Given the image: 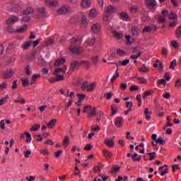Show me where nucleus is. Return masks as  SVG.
<instances>
[{
    "label": "nucleus",
    "mask_w": 181,
    "mask_h": 181,
    "mask_svg": "<svg viewBox=\"0 0 181 181\" xmlns=\"http://www.w3.org/2000/svg\"><path fill=\"white\" fill-rule=\"evenodd\" d=\"M81 39L78 38V37H74L69 40V45L68 47L69 52L72 53V54L79 55L83 53V49L78 47L79 45H81Z\"/></svg>",
    "instance_id": "1"
},
{
    "label": "nucleus",
    "mask_w": 181,
    "mask_h": 181,
    "mask_svg": "<svg viewBox=\"0 0 181 181\" xmlns=\"http://www.w3.org/2000/svg\"><path fill=\"white\" fill-rule=\"evenodd\" d=\"M59 15H66L70 13V6L69 5H64L57 10Z\"/></svg>",
    "instance_id": "2"
},
{
    "label": "nucleus",
    "mask_w": 181,
    "mask_h": 181,
    "mask_svg": "<svg viewBox=\"0 0 181 181\" xmlns=\"http://www.w3.org/2000/svg\"><path fill=\"white\" fill-rule=\"evenodd\" d=\"M90 29H91V32L95 33V35H98L100 33V31L101 30V23H93Z\"/></svg>",
    "instance_id": "3"
},
{
    "label": "nucleus",
    "mask_w": 181,
    "mask_h": 181,
    "mask_svg": "<svg viewBox=\"0 0 181 181\" xmlns=\"http://www.w3.org/2000/svg\"><path fill=\"white\" fill-rule=\"evenodd\" d=\"M158 29H159V27L156 26V25H154L153 28L151 26H145L142 30V33H151L153 30H158Z\"/></svg>",
    "instance_id": "4"
},
{
    "label": "nucleus",
    "mask_w": 181,
    "mask_h": 181,
    "mask_svg": "<svg viewBox=\"0 0 181 181\" xmlns=\"http://www.w3.org/2000/svg\"><path fill=\"white\" fill-rule=\"evenodd\" d=\"M18 21L19 18H18V16H11L6 20V25H14V23H16Z\"/></svg>",
    "instance_id": "5"
},
{
    "label": "nucleus",
    "mask_w": 181,
    "mask_h": 181,
    "mask_svg": "<svg viewBox=\"0 0 181 181\" xmlns=\"http://www.w3.org/2000/svg\"><path fill=\"white\" fill-rule=\"evenodd\" d=\"M45 2L47 6H49V8H54V6H57L59 5L58 0H45Z\"/></svg>",
    "instance_id": "6"
},
{
    "label": "nucleus",
    "mask_w": 181,
    "mask_h": 181,
    "mask_svg": "<svg viewBox=\"0 0 181 181\" xmlns=\"http://www.w3.org/2000/svg\"><path fill=\"white\" fill-rule=\"evenodd\" d=\"M133 53H138V54H137V55H135V54L131 55L130 59H134V60H136V59H139V57H141L143 52H142V51L138 52V48L134 47L133 49Z\"/></svg>",
    "instance_id": "7"
},
{
    "label": "nucleus",
    "mask_w": 181,
    "mask_h": 181,
    "mask_svg": "<svg viewBox=\"0 0 181 181\" xmlns=\"http://www.w3.org/2000/svg\"><path fill=\"white\" fill-rule=\"evenodd\" d=\"M146 4L149 9H155L157 6L156 0H146Z\"/></svg>",
    "instance_id": "8"
},
{
    "label": "nucleus",
    "mask_w": 181,
    "mask_h": 181,
    "mask_svg": "<svg viewBox=\"0 0 181 181\" xmlns=\"http://www.w3.org/2000/svg\"><path fill=\"white\" fill-rule=\"evenodd\" d=\"M115 124L117 128H122L124 125V118L122 117H118L115 119Z\"/></svg>",
    "instance_id": "9"
},
{
    "label": "nucleus",
    "mask_w": 181,
    "mask_h": 181,
    "mask_svg": "<svg viewBox=\"0 0 181 181\" xmlns=\"http://www.w3.org/2000/svg\"><path fill=\"white\" fill-rule=\"evenodd\" d=\"M88 26V20L87 19V17L86 16H82L81 22V28L82 29H84Z\"/></svg>",
    "instance_id": "10"
},
{
    "label": "nucleus",
    "mask_w": 181,
    "mask_h": 181,
    "mask_svg": "<svg viewBox=\"0 0 181 181\" xmlns=\"http://www.w3.org/2000/svg\"><path fill=\"white\" fill-rule=\"evenodd\" d=\"M94 43H95V37H90L86 42V46H93Z\"/></svg>",
    "instance_id": "11"
},
{
    "label": "nucleus",
    "mask_w": 181,
    "mask_h": 181,
    "mask_svg": "<svg viewBox=\"0 0 181 181\" xmlns=\"http://www.w3.org/2000/svg\"><path fill=\"white\" fill-rule=\"evenodd\" d=\"M104 144L107 145V146H109V148L114 147V145H115V143H114V140L112 139H105L104 141Z\"/></svg>",
    "instance_id": "12"
},
{
    "label": "nucleus",
    "mask_w": 181,
    "mask_h": 181,
    "mask_svg": "<svg viewBox=\"0 0 181 181\" xmlns=\"http://www.w3.org/2000/svg\"><path fill=\"white\" fill-rule=\"evenodd\" d=\"M81 6L82 8H91V1L90 0H82Z\"/></svg>",
    "instance_id": "13"
},
{
    "label": "nucleus",
    "mask_w": 181,
    "mask_h": 181,
    "mask_svg": "<svg viewBox=\"0 0 181 181\" xmlns=\"http://www.w3.org/2000/svg\"><path fill=\"white\" fill-rule=\"evenodd\" d=\"M89 16L92 19L95 18L96 16H98V11L95 8H91L89 11Z\"/></svg>",
    "instance_id": "14"
},
{
    "label": "nucleus",
    "mask_w": 181,
    "mask_h": 181,
    "mask_svg": "<svg viewBox=\"0 0 181 181\" xmlns=\"http://www.w3.org/2000/svg\"><path fill=\"white\" fill-rule=\"evenodd\" d=\"M69 144H70V138L69 137V136H65L62 141V146H64V148H67Z\"/></svg>",
    "instance_id": "15"
},
{
    "label": "nucleus",
    "mask_w": 181,
    "mask_h": 181,
    "mask_svg": "<svg viewBox=\"0 0 181 181\" xmlns=\"http://www.w3.org/2000/svg\"><path fill=\"white\" fill-rule=\"evenodd\" d=\"M13 76V71L11 69H8L4 73V78H11V77H12Z\"/></svg>",
    "instance_id": "16"
},
{
    "label": "nucleus",
    "mask_w": 181,
    "mask_h": 181,
    "mask_svg": "<svg viewBox=\"0 0 181 181\" xmlns=\"http://www.w3.org/2000/svg\"><path fill=\"white\" fill-rule=\"evenodd\" d=\"M97 115V108L93 107L92 108L89 113H88V118H93V117H95Z\"/></svg>",
    "instance_id": "17"
},
{
    "label": "nucleus",
    "mask_w": 181,
    "mask_h": 181,
    "mask_svg": "<svg viewBox=\"0 0 181 181\" xmlns=\"http://www.w3.org/2000/svg\"><path fill=\"white\" fill-rule=\"evenodd\" d=\"M66 62V59L64 58L58 59L55 61L54 66H56L57 67L60 66V64H64Z\"/></svg>",
    "instance_id": "18"
},
{
    "label": "nucleus",
    "mask_w": 181,
    "mask_h": 181,
    "mask_svg": "<svg viewBox=\"0 0 181 181\" xmlns=\"http://www.w3.org/2000/svg\"><path fill=\"white\" fill-rule=\"evenodd\" d=\"M67 66H64L63 68H58L54 70L53 74H57L58 73H66Z\"/></svg>",
    "instance_id": "19"
},
{
    "label": "nucleus",
    "mask_w": 181,
    "mask_h": 181,
    "mask_svg": "<svg viewBox=\"0 0 181 181\" xmlns=\"http://www.w3.org/2000/svg\"><path fill=\"white\" fill-rule=\"evenodd\" d=\"M132 33L133 36H139V28L138 27H132Z\"/></svg>",
    "instance_id": "20"
},
{
    "label": "nucleus",
    "mask_w": 181,
    "mask_h": 181,
    "mask_svg": "<svg viewBox=\"0 0 181 181\" xmlns=\"http://www.w3.org/2000/svg\"><path fill=\"white\" fill-rule=\"evenodd\" d=\"M96 84L95 83H88V89L86 91H88V93L91 92V91H93L94 89L96 87Z\"/></svg>",
    "instance_id": "21"
},
{
    "label": "nucleus",
    "mask_w": 181,
    "mask_h": 181,
    "mask_svg": "<svg viewBox=\"0 0 181 181\" xmlns=\"http://www.w3.org/2000/svg\"><path fill=\"white\" fill-rule=\"evenodd\" d=\"M80 66H81V64L78 61H73V62L71 64V68L73 69H77V67H80Z\"/></svg>",
    "instance_id": "22"
},
{
    "label": "nucleus",
    "mask_w": 181,
    "mask_h": 181,
    "mask_svg": "<svg viewBox=\"0 0 181 181\" xmlns=\"http://www.w3.org/2000/svg\"><path fill=\"white\" fill-rule=\"evenodd\" d=\"M129 9L132 13H136L139 11V7L137 6H131Z\"/></svg>",
    "instance_id": "23"
},
{
    "label": "nucleus",
    "mask_w": 181,
    "mask_h": 181,
    "mask_svg": "<svg viewBox=\"0 0 181 181\" xmlns=\"http://www.w3.org/2000/svg\"><path fill=\"white\" fill-rule=\"evenodd\" d=\"M103 156L105 158H112L114 155H112V153L108 150H104L103 151Z\"/></svg>",
    "instance_id": "24"
},
{
    "label": "nucleus",
    "mask_w": 181,
    "mask_h": 181,
    "mask_svg": "<svg viewBox=\"0 0 181 181\" xmlns=\"http://www.w3.org/2000/svg\"><path fill=\"white\" fill-rule=\"evenodd\" d=\"M115 9V7H113L112 5H109L106 8H105V13H112L114 12V10Z\"/></svg>",
    "instance_id": "25"
},
{
    "label": "nucleus",
    "mask_w": 181,
    "mask_h": 181,
    "mask_svg": "<svg viewBox=\"0 0 181 181\" xmlns=\"http://www.w3.org/2000/svg\"><path fill=\"white\" fill-rule=\"evenodd\" d=\"M39 77H40V74H35L34 75H33V76L31 77L30 84H35V83L36 82V79L39 78Z\"/></svg>",
    "instance_id": "26"
},
{
    "label": "nucleus",
    "mask_w": 181,
    "mask_h": 181,
    "mask_svg": "<svg viewBox=\"0 0 181 181\" xmlns=\"http://www.w3.org/2000/svg\"><path fill=\"white\" fill-rule=\"evenodd\" d=\"M57 120L56 119H52L47 125V128H53L56 125Z\"/></svg>",
    "instance_id": "27"
},
{
    "label": "nucleus",
    "mask_w": 181,
    "mask_h": 181,
    "mask_svg": "<svg viewBox=\"0 0 181 181\" xmlns=\"http://www.w3.org/2000/svg\"><path fill=\"white\" fill-rule=\"evenodd\" d=\"M15 103H19L20 104H25L26 102L22 97V95H18L17 100H15Z\"/></svg>",
    "instance_id": "28"
},
{
    "label": "nucleus",
    "mask_w": 181,
    "mask_h": 181,
    "mask_svg": "<svg viewBox=\"0 0 181 181\" xmlns=\"http://www.w3.org/2000/svg\"><path fill=\"white\" fill-rule=\"evenodd\" d=\"M132 159L134 162H139V160H141V159H142V156H138V153H134L132 156Z\"/></svg>",
    "instance_id": "29"
},
{
    "label": "nucleus",
    "mask_w": 181,
    "mask_h": 181,
    "mask_svg": "<svg viewBox=\"0 0 181 181\" xmlns=\"http://www.w3.org/2000/svg\"><path fill=\"white\" fill-rule=\"evenodd\" d=\"M30 45H32V41H27L23 45V50H28L29 47H30Z\"/></svg>",
    "instance_id": "30"
},
{
    "label": "nucleus",
    "mask_w": 181,
    "mask_h": 181,
    "mask_svg": "<svg viewBox=\"0 0 181 181\" xmlns=\"http://www.w3.org/2000/svg\"><path fill=\"white\" fill-rule=\"evenodd\" d=\"M112 36L115 37V39H122V34L118 33V32H112Z\"/></svg>",
    "instance_id": "31"
},
{
    "label": "nucleus",
    "mask_w": 181,
    "mask_h": 181,
    "mask_svg": "<svg viewBox=\"0 0 181 181\" xmlns=\"http://www.w3.org/2000/svg\"><path fill=\"white\" fill-rule=\"evenodd\" d=\"M119 16L122 19H124V21H129V16H128V14L125 12L120 13Z\"/></svg>",
    "instance_id": "32"
},
{
    "label": "nucleus",
    "mask_w": 181,
    "mask_h": 181,
    "mask_svg": "<svg viewBox=\"0 0 181 181\" xmlns=\"http://www.w3.org/2000/svg\"><path fill=\"white\" fill-rule=\"evenodd\" d=\"M144 112L146 115V119H151V112H149V108L146 107L144 110Z\"/></svg>",
    "instance_id": "33"
},
{
    "label": "nucleus",
    "mask_w": 181,
    "mask_h": 181,
    "mask_svg": "<svg viewBox=\"0 0 181 181\" xmlns=\"http://www.w3.org/2000/svg\"><path fill=\"white\" fill-rule=\"evenodd\" d=\"M35 11L32 7H28L27 9L24 11L25 15H32Z\"/></svg>",
    "instance_id": "34"
},
{
    "label": "nucleus",
    "mask_w": 181,
    "mask_h": 181,
    "mask_svg": "<svg viewBox=\"0 0 181 181\" xmlns=\"http://www.w3.org/2000/svg\"><path fill=\"white\" fill-rule=\"evenodd\" d=\"M25 134L27 136V139L25 140V142L27 144H30V142H32V136L30 135V133L25 132Z\"/></svg>",
    "instance_id": "35"
},
{
    "label": "nucleus",
    "mask_w": 181,
    "mask_h": 181,
    "mask_svg": "<svg viewBox=\"0 0 181 181\" xmlns=\"http://www.w3.org/2000/svg\"><path fill=\"white\" fill-rule=\"evenodd\" d=\"M158 19V23H166V18L164 16H159Z\"/></svg>",
    "instance_id": "36"
},
{
    "label": "nucleus",
    "mask_w": 181,
    "mask_h": 181,
    "mask_svg": "<svg viewBox=\"0 0 181 181\" xmlns=\"http://www.w3.org/2000/svg\"><path fill=\"white\" fill-rule=\"evenodd\" d=\"M168 19H172L173 21H176V19H177V16L176 15V13L171 12L168 15Z\"/></svg>",
    "instance_id": "37"
},
{
    "label": "nucleus",
    "mask_w": 181,
    "mask_h": 181,
    "mask_svg": "<svg viewBox=\"0 0 181 181\" xmlns=\"http://www.w3.org/2000/svg\"><path fill=\"white\" fill-rule=\"evenodd\" d=\"M25 30H28V25H23L21 28H19L16 30L17 33H23V32H25Z\"/></svg>",
    "instance_id": "38"
},
{
    "label": "nucleus",
    "mask_w": 181,
    "mask_h": 181,
    "mask_svg": "<svg viewBox=\"0 0 181 181\" xmlns=\"http://www.w3.org/2000/svg\"><path fill=\"white\" fill-rule=\"evenodd\" d=\"M154 93H155V91H153V90L146 91L144 93L143 98H145L148 97V95H152V94H153Z\"/></svg>",
    "instance_id": "39"
},
{
    "label": "nucleus",
    "mask_w": 181,
    "mask_h": 181,
    "mask_svg": "<svg viewBox=\"0 0 181 181\" xmlns=\"http://www.w3.org/2000/svg\"><path fill=\"white\" fill-rule=\"evenodd\" d=\"M22 83H23V87H28V86H29V78H26L22 79Z\"/></svg>",
    "instance_id": "40"
},
{
    "label": "nucleus",
    "mask_w": 181,
    "mask_h": 181,
    "mask_svg": "<svg viewBox=\"0 0 181 181\" xmlns=\"http://www.w3.org/2000/svg\"><path fill=\"white\" fill-rule=\"evenodd\" d=\"M39 128H40V124H35L30 129V131H37Z\"/></svg>",
    "instance_id": "41"
},
{
    "label": "nucleus",
    "mask_w": 181,
    "mask_h": 181,
    "mask_svg": "<svg viewBox=\"0 0 181 181\" xmlns=\"http://www.w3.org/2000/svg\"><path fill=\"white\" fill-rule=\"evenodd\" d=\"M156 144H159L160 145H163L165 144V140L162 137H158L156 141Z\"/></svg>",
    "instance_id": "42"
},
{
    "label": "nucleus",
    "mask_w": 181,
    "mask_h": 181,
    "mask_svg": "<svg viewBox=\"0 0 181 181\" xmlns=\"http://www.w3.org/2000/svg\"><path fill=\"white\" fill-rule=\"evenodd\" d=\"M111 110H112V113L110 115L111 117H114V115L117 114V111H118V109L117 108V107L112 106Z\"/></svg>",
    "instance_id": "43"
},
{
    "label": "nucleus",
    "mask_w": 181,
    "mask_h": 181,
    "mask_svg": "<svg viewBox=\"0 0 181 181\" xmlns=\"http://www.w3.org/2000/svg\"><path fill=\"white\" fill-rule=\"evenodd\" d=\"M175 35H176L177 37H178V38L180 37V36H181V25L177 28Z\"/></svg>",
    "instance_id": "44"
},
{
    "label": "nucleus",
    "mask_w": 181,
    "mask_h": 181,
    "mask_svg": "<svg viewBox=\"0 0 181 181\" xmlns=\"http://www.w3.org/2000/svg\"><path fill=\"white\" fill-rule=\"evenodd\" d=\"M91 131H94L95 132H98L100 131V126L94 125L90 127Z\"/></svg>",
    "instance_id": "45"
},
{
    "label": "nucleus",
    "mask_w": 181,
    "mask_h": 181,
    "mask_svg": "<svg viewBox=\"0 0 181 181\" xmlns=\"http://www.w3.org/2000/svg\"><path fill=\"white\" fill-rule=\"evenodd\" d=\"M82 90L84 91H87V89L88 88V82H83V83L81 86Z\"/></svg>",
    "instance_id": "46"
},
{
    "label": "nucleus",
    "mask_w": 181,
    "mask_h": 181,
    "mask_svg": "<svg viewBox=\"0 0 181 181\" xmlns=\"http://www.w3.org/2000/svg\"><path fill=\"white\" fill-rule=\"evenodd\" d=\"M77 96H78V100L81 102L84 101V100L86 98V95H84V94L78 93Z\"/></svg>",
    "instance_id": "47"
},
{
    "label": "nucleus",
    "mask_w": 181,
    "mask_h": 181,
    "mask_svg": "<svg viewBox=\"0 0 181 181\" xmlns=\"http://www.w3.org/2000/svg\"><path fill=\"white\" fill-rule=\"evenodd\" d=\"M30 19V17L26 16H23L21 19V23H26V22H29V20Z\"/></svg>",
    "instance_id": "48"
},
{
    "label": "nucleus",
    "mask_w": 181,
    "mask_h": 181,
    "mask_svg": "<svg viewBox=\"0 0 181 181\" xmlns=\"http://www.w3.org/2000/svg\"><path fill=\"white\" fill-rule=\"evenodd\" d=\"M120 66H127L129 63V59H125L123 61H119V62Z\"/></svg>",
    "instance_id": "49"
},
{
    "label": "nucleus",
    "mask_w": 181,
    "mask_h": 181,
    "mask_svg": "<svg viewBox=\"0 0 181 181\" xmlns=\"http://www.w3.org/2000/svg\"><path fill=\"white\" fill-rule=\"evenodd\" d=\"M126 107L128 110H132V107H134V103L132 102H126Z\"/></svg>",
    "instance_id": "50"
},
{
    "label": "nucleus",
    "mask_w": 181,
    "mask_h": 181,
    "mask_svg": "<svg viewBox=\"0 0 181 181\" xmlns=\"http://www.w3.org/2000/svg\"><path fill=\"white\" fill-rule=\"evenodd\" d=\"M93 110V107H91V105H86L84 107L83 109V112H88V111H90Z\"/></svg>",
    "instance_id": "51"
},
{
    "label": "nucleus",
    "mask_w": 181,
    "mask_h": 181,
    "mask_svg": "<svg viewBox=\"0 0 181 181\" xmlns=\"http://www.w3.org/2000/svg\"><path fill=\"white\" fill-rule=\"evenodd\" d=\"M57 81H63L64 76L63 75L58 74L56 76Z\"/></svg>",
    "instance_id": "52"
},
{
    "label": "nucleus",
    "mask_w": 181,
    "mask_h": 181,
    "mask_svg": "<svg viewBox=\"0 0 181 181\" xmlns=\"http://www.w3.org/2000/svg\"><path fill=\"white\" fill-rule=\"evenodd\" d=\"M139 71H141L142 73H148V71H149V69L146 66H143L139 68Z\"/></svg>",
    "instance_id": "53"
},
{
    "label": "nucleus",
    "mask_w": 181,
    "mask_h": 181,
    "mask_svg": "<svg viewBox=\"0 0 181 181\" xmlns=\"http://www.w3.org/2000/svg\"><path fill=\"white\" fill-rule=\"evenodd\" d=\"M30 66H27L25 69V72L27 74V76H30V74H32V72H30Z\"/></svg>",
    "instance_id": "54"
},
{
    "label": "nucleus",
    "mask_w": 181,
    "mask_h": 181,
    "mask_svg": "<svg viewBox=\"0 0 181 181\" xmlns=\"http://www.w3.org/2000/svg\"><path fill=\"white\" fill-rule=\"evenodd\" d=\"M109 19H110V15H108V13H105L103 14V21L105 22H108Z\"/></svg>",
    "instance_id": "55"
},
{
    "label": "nucleus",
    "mask_w": 181,
    "mask_h": 181,
    "mask_svg": "<svg viewBox=\"0 0 181 181\" xmlns=\"http://www.w3.org/2000/svg\"><path fill=\"white\" fill-rule=\"evenodd\" d=\"M138 81L141 84H146L148 83L145 78H138Z\"/></svg>",
    "instance_id": "56"
},
{
    "label": "nucleus",
    "mask_w": 181,
    "mask_h": 181,
    "mask_svg": "<svg viewBox=\"0 0 181 181\" xmlns=\"http://www.w3.org/2000/svg\"><path fill=\"white\" fill-rule=\"evenodd\" d=\"M176 66V59H173L170 65V69L174 70L175 67Z\"/></svg>",
    "instance_id": "57"
},
{
    "label": "nucleus",
    "mask_w": 181,
    "mask_h": 181,
    "mask_svg": "<svg viewBox=\"0 0 181 181\" xmlns=\"http://www.w3.org/2000/svg\"><path fill=\"white\" fill-rule=\"evenodd\" d=\"M8 87V83L4 82L0 85V90H5Z\"/></svg>",
    "instance_id": "58"
},
{
    "label": "nucleus",
    "mask_w": 181,
    "mask_h": 181,
    "mask_svg": "<svg viewBox=\"0 0 181 181\" xmlns=\"http://www.w3.org/2000/svg\"><path fill=\"white\" fill-rule=\"evenodd\" d=\"M148 155L150 156L149 160H153V159H155V155H156V153H148Z\"/></svg>",
    "instance_id": "59"
},
{
    "label": "nucleus",
    "mask_w": 181,
    "mask_h": 181,
    "mask_svg": "<svg viewBox=\"0 0 181 181\" xmlns=\"http://www.w3.org/2000/svg\"><path fill=\"white\" fill-rule=\"evenodd\" d=\"M25 180H28V181H35V180H36V177L34 175H31L30 177H25Z\"/></svg>",
    "instance_id": "60"
},
{
    "label": "nucleus",
    "mask_w": 181,
    "mask_h": 181,
    "mask_svg": "<svg viewBox=\"0 0 181 181\" xmlns=\"http://www.w3.org/2000/svg\"><path fill=\"white\" fill-rule=\"evenodd\" d=\"M117 54H118V56H125V51H124L121 49H119L117 50Z\"/></svg>",
    "instance_id": "61"
},
{
    "label": "nucleus",
    "mask_w": 181,
    "mask_h": 181,
    "mask_svg": "<svg viewBox=\"0 0 181 181\" xmlns=\"http://www.w3.org/2000/svg\"><path fill=\"white\" fill-rule=\"evenodd\" d=\"M168 49H166V48L162 49V54L165 56V57H168Z\"/></svg>",
    "instance_id": "62"
},
{
    "label": "nucleus",
    "mask_w": 181,
    "mask_h": 181,
    "mask_svg": "<svg viewBox=\"0 0 181 181\" xmlns=\"http://www.w3.org/2000/svg\"><path fill=\"white\" fill-rule=\"evenodd\" d=\"M81 64H83L86 67H90V62L88 61H81Z\"/></svg>",
    "instance_id": "63"
},
{
    "label": "nucleus",
    "mask_w": 181,
    "mask_h": 181,
    "mask_svg": "<svg viewBox=\"0 0 181 181\" xmlns=\"http://www.w3.org/2000/svg\"><path fill=\"white\" fill-rule=\"evenodd\" d=\"M181 86V79L180 78H177L175 81V87H180Z\"/></svg>",
    "instance_id": "64"
}]
</instances>
